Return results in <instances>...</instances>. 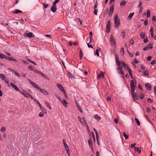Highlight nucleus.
Here are the masks:
<instances>
[{
	"mask_svg": "<svg viewBox=\"0 0 156 156\" xmlns=\"http://www.w3.org/2000/svg\"><path fill=\"white\" fill-rule=\"evenodd\" d=\"M119 67L117 68L118 69V73L122 75H124V73L122 70V68L121 67H120V66H118Z\"/></svg>",
	"mask_w": 156,
	"mask_h": 156,
	"instance_id": "10",
	"label": "nucleus"
},
{
	"mask_svg": "<svg viewBox=\"0 0 156 156\" xmlns=\"http://www.w3.org/2000/svg\"><path fill=\"white\" fill-rule=\"evenodd\" d=\"M28 37L34 38V35L32 33H29L26 34Z\"/></svg>",
	"mask_w": 156,
	"mask_h": 156,
	"instance_id": "14",
	"label": "nucleus"
},
{
	"mask_svg": "<svg viewBox=\"0 0 156 156\" xmlns=\"http://www.w3.org/2000/svg\"><path fill=\"white\" fill-rule=\"evenodd\" d=\"M12 13L14 14H18L20 13H22V11L18 9H16L12 12Z\"/></svg>",
	"mask_w": 156,
	"mask_h": 156,
	"instance_id": "18",
	"label": "nucleus"
},
{
	"mask_svg": "<svg viewBox=\"0 0 156 156\" xmlns=\"http://www.w3.org/2000/svg\"><path fill=\"white\" fill-rule=\"evenodd\" d=\"M110 21L108 20L107 21V23L106 27V32L107 33H108L110 31Z\"/></svg>",
	"mask_w": 156,
	"mask_h": 156,
	"instance_id": "9",
	"label": "nucleus"
},
{
	"mask_svg": "<svg viewBox=\"0 0 156 156\" xmlns=\"http://www.w3.org/2000/svg\"><path fill=\"white\" fill-rule=\"evenodd\" d=\"M77 108H78L79 111H80V112L81 113H82L83 112V111L82 109V108H81V107L80 105H78Z\"/></svg>",
	"mask_w": 156,
	"mask_h": 156,
	"instance_id": "31",
	"label": "nucleus"
},
{
	"mask_svg": "<svg viewBox=\"0 0 156 156\" xmlns=\"http://www.w3.org/2000/svg\"><path fill=\"white\" fill-rule=\"evenodd\" d=\"M28 68L29 69H30L31 70L34 71V68H33V67L32 66H29L28 67Z\"/></svg>",
	"mask_w": 156,
	"mask_h": 156,
	"instance_id": "50",
	"label": "nucleus"
},
{
	"mask_svg": "<svg viewBox=\"0 0 156 156\" xmlns=\"http://www.w3.org/2000/svg\"><path fill=\"white\" fill-rule=\"evenodd\" d=\"M122 64L123 65V66H124L126 65V64L124 62L123 60H122L121 62V64Z\"/></svg>",
	"mask_w": 156,
	"mask_h": 156,
	"instance_id": "54",
	"label": "nucleus"
},
{
	"mask_svg": "<svg viewBox=\"0 0 156 156\" xmlns=\"http://www.w3.org/2000/svg\"><path fill=\"white\" fill-rule=\"evenodd\" d=\"M62 92H63V93H64V94L65 96V97L66 98H67V94H66V92L65 91V90H64V91H62Z\"/></svg>",
	"mask_w": 156,
	"mask_h": 156,
	"instance_id": "53",
	"label": "nucleus"
},
{
	"mask_svg": "<svg viewBox=\"0 0 156 156\" xmlns=\"http://www.w3.org/2000/svg\"><path fill=\"white\" fill-rule=\"evenodd\" d=\"M149 72L147 70L144 71L143 72V74L145 76H148L149 75Z\"/></svg>",
	"mask_w": 156,
	"mask_h": 156,
	"instance_id": "24",
	"label": "nucleus"
},
{
	"mask_svg": "<svg viewBox=\"0 0 156 156\" xmlns=\"http://www.w3.org/2000/svg\"><path fill=\"white\" fill-rule=\"evenodd\" d=\"M59 2V0H55V1L53 2V5L54 6H55L56 4L58 3Z\"/></svg>",
	"mask_w": 156,
	"mask_h": 156,
	"instance_id": "35",
	"label": "nucleus"
},
{
	"mask_svg": "<svg viewBox=\"0 0 156 156\" xmlns=\"http://www.w3.org/2000/svg\"><path fill=\"white\" fill-rule=\"evenodd\" d=\"M147 101L148 103H153V101L150 98H148L147 100Z\"/></svg>",
	"mask_w": 156,
	"mask_h": 156,
	"instance_id": "38",
	"label": "nucleus"
},
{
	"mask_svg": "<svg viewBox=\"0 0 156 156\" xmlns=\"http://www.w3.org/2000/svg\"><path fill=\"white\" fill-rule=\"evenodd\" d=\"M138 87L141 90V91H143V89L142 88L140 84H139L138 85Z\"/></svg>",
	"mask_w": 156,
	"mask_h": 156,
	"instance_id": "61",
	"label": "nucleus"
},
{
	"mask_svg": "<svg viewBox=\"0 0 156 156\" xmlns=\"http://www.w3.org/2000/svg\"><path fill=\"white\" fill-rule=\"evenodd\" d=\"M61 102H62V104L65 106V107H67V102L65 99H63V101H61Z\"/></svg>",
	"mask_w": 156,
	"mask_h": 156,
	"instance_id": "20",
	"label": "nucleus"
},
{
	"mask_svg": "<svg viewBox=\"0 0 156 156\" xmlns=\"http://www.w3.org/2000/svg\"><path fill=\"white\" fill-rule=\"evenodd\" d=\"M94 116V118L98 121L99 120L101 119L100 117L98 116L97 115H95Z\"/></svg>",
	"mask_w": 156,
	"mask_h": 156,
	"instance_id": "25",
	"label": "nucleus"
},
{
	"mask_svg": "<svg viewBox=\"0 0 156 156\" xmlns=\"http://www.w3.org/2000/svg\"><path fill=\"white\" fill-rule=\"evenodd\" d=\"M4 58L6 60H7L9 61L17 62V60L15 58L7 56L5 55L2 53H0V58L3 59Z\"/></svg>",
	"mask_w": 156,
	"mask_h": 156,
	"instance_id": "2",
	"label": "nucleus"
},
{
	"mask_svg": "<svg viewBox=\"0 0 156 156\" xmlns=\"http://www.w3.org/2000/svg\"><path fill=\"white\" fill-rule=\"evenodd\" d=\"M83 56V54L82 51L81 49L80 50V58L81 59Z\"/></svg>",
	"mask_w": 156,
	"mask_h": 156,
	"instance_id": "27",
	"label": "nucleus"
},
{
	"mask_svg": "<svg viewBox=\"0 0 156 156\" xmlns=\"http://www.w3.org/2000/svg\"><path fill=\"white\" fill-rule=\"evenodd\" d=\"M156 63V60L152 61L151 62V65H153Z\"/></svg>",
	"mask_w": 156,
	"mask_h": 156,
	"instance_id": "51",
	"label": "nucleus"
},
{
	"mask_svg": "<svg viewBox=\"0 0 156 156\" xmlns=\"http://www.w3.org/2000/svg\"><path fill=\"white\" fill-rule=\"evenodd\" d=\"M140 11L139 12V13H141L142 12V11L143 9V8L142 7H140Z\"/></svg>",
	"mask_w": 156,
	"mask_h": 156,
	"instance_id": "55",
	"label": "nucleus"
},
{
	"mask_svg": "<svg viewBox=\"0 0 156 156\" xmlns=\"http://www.w3.org/2000/svg\"><path fill=\"white\" fill-rule=\"evenodd\" d=\"M69 76L70 78H72L73 77V76L71 74V73L69 72L68 73Z\"/></svg>",
	"mask_w": 156,
	"mask_h": 156,
	"instance_id": "60",
	"label": "nucleus"
},
{
	"mask_svg": "<svg viewBox=\"0 0 156 156\" xmlns=\"http://www.w3.org/2000/svg\"><path fill=\"white\" fill-rule=\"evenodd\" d=\"M101 49L100 48H99V49H97L96 50V54L97 55V56H99V54L98 53L99 51H101Z\"/></svg>",
	"mask_w": 156,
	"mask_h": 156,
	"instance_id": "37",
	"label": "nucleus"
},
{
	"mask_svg": "<svg viewBox=\"0 0 156 156\" xmlns=\"http://www.w3.org/2000/svg\"><path fill=\"white\" fill-rule=\"evenodd\" d=\"M43 6H44V7L45 8H46L48 6V4H45L44 3H43Z\"/></svg>",
	"mask_w": 156,
	"mask_h": 156,
	"instance_id": "58",
	"label": "nucleus"
},
{
	"mask_svg": "<svg viewBox=\"0 0 156 156\" xmlns=\"http://www.w3.org/2000/svg\"><path fill=\"white\" fill-rule=\"evenodd\" d=\"M39 115L41 117H43L44 115V114L43 113L40 112L39 114Z\"/></svg>",
	"mask_w": 156,
	"mask_h": 156,
	"instance_id": "59",
	"label": "nucleus"
},
{
	"mask_svg": "<svg viewBox=\"0 0 156 156\" xmlns=\"http://www.w3.org/2000/svg\"><path fill=\"white\" fill-rule=\"evenodd\" d=\"M130 87L131 90V94L134 100H137L136 97L138 96L137 94L135 93L134 92L135 87L136 85V81L135 80H131L130 81Z\"/></svg>",
	"mask_w": 156,
	"mask_h": 156,
	"instance_id": "1",
	"label": "nucleus"
},
{
	"mask_svg": "<svg viewBox=\"0 0 156 156\" xmlns=\"http://www.w3.org/2000/svg\"><path fill=\"white\" fill-rule=\"evenodd\" d=\"M0 77L2 80H4L6 83H9V80L4 74L2 73L0 74Z\"/></svg>",
	"mask_w": 156,
	"mask_h": 156,
	"instance_id": "6",
	"label": "nucleus"
},
{
	"mask_svg": "<svg viewBox=\"0 0 156 156\" xmlns=\"http://www.w3.org/2000/svg\"><path fill=\"white\" fill-rule=\"evenodd\" d=\"M90 36L89 37V38L90 39V42H91V39H92V32H90Z\"/></svg>",
	"mask_w": 156,
	"mask_h": 156,
	"instance_id": "39",
	"label": "nucleus"
},
{
	"mask_svg": "<svg viewBox=\"0 0 156 156\" xmlns=\"http://www.w3.org/2000/svg\"><path fill=\"white\" fill-rule=\"evenodd\" d=\"M145 33L144 32H141L140 34V38L142 39H145Z\"/></svg>",
	"mask_w": 156,
	"mask_h": 156,
	"instance_id": "19",
	"label": "nucleus"
},
{
	"mask_svg": "<svg viewBox=\"0 0 156 156\" xmlns=\"http://www.w3.org/2000/svg\"><path fill=\"white\" fill-rule=\"evenodd\" d=\"M78 119L79 121L80 122L81 124H83V122L82 121V119L80 117V116H78Z\"/></svg>",
	"mask_w": 156,
	"mask_h": 156,
	"instance_id": "45",
	"label": "nucleus"
},
{
	"mask_svg": "<svg viewBox=\"0 0 156 156\" xmlns=\"http://www.w3.org/2000/svg\"><path fill=\"white\" fill-rule=\"evenodd\" d=\"M96 136V139H97V141L98 144V145H99L100 144H99V136Z\"/></svg>",
	"mask_w": 156,
	"mask_h": 156,
	"instance_id": "43",
	"label": "nucleus"
},
{
	"mask_svg": "<svg viewBox=\"0 0 156 156\" xmlns=\"http://www.w3.org/2000/svg\"><path fill=\"white\" fill-rule=\"evenodd\" d=\"M135 121L136 122L137 125L140 126V123L138 119L137 118H135Z\"/></svg>",
	"mask_w": 156,
	"mask_h": 156,
	"instance_id": "29",
	"label": "nucleus"
},
{
	"mask_svg": "<svg viewBox=\"0 0 156 156\" xmlns=\"http://www.w3.org/2000/svg\"><path fill=\"white\" fill-rule=\"evenodd\" d=\"M98 9H94V14L95 15H97V12H98Z\"/></svg>",
	"mask_w": 156,
	"mask_h": 156,
	"instance_id": "48",
	"label": "nucleus"
},
{
	"mask_svg": "<svg viewBox=\"0 0 156 156\" xmlns=\"http://www.w3.org/2000/svg\"><path fill=\"white\" fill-rule=\"evenodd\" d=\"M108 9L107 8L104 12V14L106 15L107 14L108 12Z\"/></svg>",
	"mask_w": 156,
	"mask_h": 156,
	"instance_id": "56",
	"label": "nucleus"
},
{
	"mask_svg": "<svg viewBox=\"0 0 156 156\" xmlns=\"http://www.w3.org/2000/svg\"><path fill=\"white\" fill-rule=\"evenodd\" d=\"M5 130V126L2 127L1 129V131L2 132H4Z\"/></svg>",
	"mask_w": 156,
	"mask_h": 156,
	"instance_id": "32",
	"label": "nucleus"
},
{
	"mask_svg": "<svg viewBox=\"0 0 156 156\" xmlns=\"http://www.w3.org/2000/svg\"><path fill=\"white\" fill-rule=\"evenodd\" d=\"M92 138L91 137H90L89 140H88V143L89 146H91V145H92Z\"/></svg>",
	"mask_w": 156,
	"mask_h": 156,
	"instance_id": "23",
	"label": "nucleus"
},
{
	"mask_svg": "<svg viewBox=\"0 0 156 156\" xmlns=\"http://www.w3.org/2000/svg\"><path fill=\"white\" fill-rule=\"evenodd\" d=\"M115 62L117 66H121V62L119 60V57L117 54H115Z\"/></svg>",
	"mask_w": 156,
	"mask_h": 156,
	"instance_id": "5",
	"label": "nucleus"
},
{
	"mask_svg": "<svg viewBox=\"0 0 156 156\" xmlns=\"http://www.w3.org/2000/svg\"><path fill=\"white\" fill-rule=\"evenodd\" d=\"M126 2L125 1H122L120 3V6H124L125 5Z\"/></svg>",
	"mask_w": 156,
	"mask_h": 156,
	"instance_id": "28",
	"label": "nucleus"
},
{
	"mask_svg": "<svg viewBox=\"0 0 156 156\" xmlns=\"http://www.w3.org/2000/svg\"><path fill=\"white\" fill-rule=\"evenodd\" d=\"M146 47L148 48V49L149 48L151 49L153 48V47L151 45V43H149Z\"/></svg>",
	"mask_w": 156,
	"mask_h": 156,
	"instance_id": "40",
	"label": "nucleus"
},
{
	"mask_svg": "<svg viewBox=\"0 0 156 156\" xmlns=\"http://www.w3.org/2000/svg\"><path fill=\"white\" fill-rule=\"evenodd\" d=\"M113 12H112V11H110L109 12L108 14H109V17H111L112 16V15L113 13Z\"/></svg>",
	"mask_w": 156,
	"mask_h": 156,
	"instance_id": "62",
	"label": "nucleus"
},
{
	"mask_svg": "<svg viewBox=\"0 0 156 156\" xmlns=\"http://www.w3.org/2000/svg\"><path fill=\"white\" fill-rule=\"evenodd\" d=\"M36 102L37 104H38L39 105V107L41 108L42 112L44 113H46V111L44 108L43 107V106L39 103L38 101H36Z\"/></svg>",
	"mask_w": 156,
	"mask_h": 156,
	"instance_id": "8",
	"label": "nucleus"
},
{
	"mask_svg": "<svg viewBox=\"0 0 156 156\" xmlns=\"http://www.w3.org/2000/svg\"><path fill=\"white\" fill-rule=\"evenodd\" d=\"M146 89L148 91H151V85L149 83H147L145 85Z\"/></svg>",
	"mask_w": 156,
	"mask_h": 156,
	"instance_id": "11",
	"label": "nucleus"
},
{
	"mask_svg": "<svg viewBox=\"0 0 156 156\" xmlns=\"http://www.w3.org/2000/svg\"><path fill=\"white\" fill-rule=\"evenodd\" d=\"M113 10H114V5H112L111 6V7H110V11H112V12H113Z\"/></svg>",
	"mask_w": 156,
	"mask_h": 156,
	"instance_id": "36",
	"label": "nucleus"
},
{
	"mask_svg": "<svg viewBox=\"0 0 156 156\" xmlns=\"http://www.w3.org/2000/svg\"><path fill=\"white\" fill-rule=\"evenodd\" d=\"M120 53H122V55H124V50L123 48H121L120 51Z\"/></svg>",
	"mask_w": 156,
	"mask_h": 156,
	"instance_id": "33",
	"label": "nucleus"
},
{
	"mask_svg": "<svg viewBox=\"0 0 156 156\" xmlns=\"http://www.w3.org/2000/svg\"><path fill=\"white\" fill-rule=\"evenodd\" d=\"M110 41L112 45L115 46L116 45V42L114 37L112 35H111L110 38Z\"/></svg>",
	"mask_w": 156,
	"mask_h": 156,
	"instance_id": "7",
	"label": "nucleus"
},
{
	"mask_svg": "<svg viewBox=\"0 0 156 156\" xmlns=\"http://www.w3.org/2000/svg\"><path fill=\"white\" fill-rule=\"evenodd\" d=\"M156 20V16H154L152 18V22H153V21H154Z\"/></svg>",
	"mask_w": 156,
	"mask_h": 156,
	"instance_id": "52",
	"label": "nucleus"
},
{
	"mask_svg": "<svg viewBox=\"0 0 156 156\" xmlns=\"http://www.w3.org/2000/svg\"><path fill=\"white\" fill-rule=\"evenodd\" d=\"M114 21H115V27L116 28H118L119 27L120 22V20L119 19L118 16L117 14L114 15Z\"/></svg>",
	"mask_w": 156,
	"mask_h": 156,
	"instance_id": "3",
	"label": "nucleus"
},
{
	"mask_svg": "<svg viewBox=\"0 0 156 156\" xmlns=\"http://www.w3.org/2000/svg\"><path fill=\"white\" fill-rule=\"evenodd\" d=\"M148 24V20L146 19L144 22V24L145 26H146Z\"/></svg>",
	"mask_w": 156,
	"mask_h": 156,
	"instance_id": "47",
	"label": "nucleus"
},
{
	"mask_svg": "<svg viewBox=\"0 0 156 156\" xmlns=\"http://www.w3.org/2000/svg\"><path fill=\"white\" fill-rule=\"evenodd\" d=\"M45 104L50 109H51V108L50 105L47 102H45Z\"/></svg>",
	"mask_w": 156,
	"mask_h": 156,
	"instance_id": "30",
	"label": "nucleus"
},
{
	"mask_svg": "<svg viewBox=\"0 0 156 156\" xmlns=\"http://www.w3.org/2000/svg\"><path fill=\"white\" fill-rule=\"evenodd\" d=\"M134 151H137L138 154H140L141 153V148H138L137 147H135L134 148Z\"/></svg>",
	"mask_w": 156,
	"mask_h": 156,
	"instance_id": "16",
	"label": "nucleus"
},
{
	"mask_svg": "<svg viewBox=\"0 0 156 156\" xmlns=\"http://www.w3.org/2000/svg\"><path fill=\"white\" fill-rule=\"evenodd\" d=\"M125 35V33L124 31L122 32L121 34V36H122V37H124Z\"/></svg>",
	"mask_w": 156,
	"mask_h": 156,
	"instance_id": "49",
	"label": "nucleus"
},
{
	"mask_svg": "<svg viewBox=\"0 0 156 156\" xmlns=\"http://www.w3.org/2000/svg\"><path fill=\"white\" fill-rule=\"evenodd\" d=\"M144 96L143 94L142 93H141L140 95V98L141 99H142L144 98Z\"/></svg>",
	"mask_w": 156,
	"mask_h": 156,
	"instance_id": "46",
	"label": "nucleus"
},
{
	"mask_svg": "<svg viewBox=\"0 0 156 156\" xmlns=\"http://www.w3.org/2000/svg\"><path fill=\"white\" fill-rule=\"evenodd\" d=\"M123 134L125 137V139H127L128 138V136L126 135L124 132L123 133Z\"/></svg>",
	"mask_w": 156,
	"mask_h": 156,
	"instance_id": "41",
	"label": "nucleus"
},
{
	"mask_svg": "<svg viewBox=\"0 0 156 156\" xmlns=\"http://www.w3.org/2000/svg\"><path fill=\"white\" fill-rule=\"evenodd\" d=\"M139 4L137 6V7L138 8H140V7H142V6H141V5H142V2L141 1H140L139 2Z\"/></svg>",
	"mask_w": 156,
	"mask_h": 156,
	"instance_id": "42",
	"label": "nucleus"
},
{
	"mask_svg": "<svg viewBox=\"0 0 156 156\" xmlns=\"http://www.w3.org/2000/svg\"><path fill=\"white\" fill-rule=\"evenodd\" d=\"M134 14V12H131L130 13L129 15L128 16V18L129 19V20H131V19L132 18V17Z\"/></svg>",
	"mask_w": 156,
	"mask_h": 156,
	"instance_id": "22",
	"label": "nucleus"
},
{
	"mask_svg": "<svg viewBox=\"0 0 156 156\" xmlns=\"http://www.w3.org/2000/svg\"><path fill=\"white\" fill-rule=\"evenodd\" d=\"M101 77L102 78H104V75L102 72H101L100 73H99L98 75V78H100Z\"/></svg>",
	"mask_w": 156,
	"mask_h": 156,
	"instance_id": "21",
	"label": "nucleus"
},
{
	"mask_svg": "<svg viewBox=\"0 0 156 156\" xmlns=\"http://www.w3.org/2000/svg\"><path fill=\"white\" fill-rule=\"evenodd\" d=\"M24 96H25L26 98H28L29 97V96H30V94L26 92L25 95H24Z\"/></svg>",
	"mask_w": 156,
	"mask_h": 156,
	"instance_id": "34",
	"label": "nucleus"
},
{
	"mask_svg": "<svg viewBox=\"0 0 156 156\" xmlns=\"http://www.w3.org/2000/svg\"><path fill=\"white\" fill-rule=\"evenodd\" d=\"M28 81L30 83H31V84L33 87L37 88L38 90H39V89H40V88L38 85L33 82L29 79H28Z\"/></svg>",
	"mask_w": 156,
	"mask_h": 156,
	"instance_id": "4",
	"label": "nucleus"
},
{
	"mask_svg": "<svg viewBox=\"0 0 156 156\" xmlns=\"http://www.w3.org/2000/svg\"><path fill=\"white\" fill-rule=\"evenodd\" d=\"M34 72L37 73L38 74H40L41 72L37 69H34Z\"/></svg>",
	"mask_w": 156,
	"mask_h": 156,
	"instance_id": "57",
	"label": "nucleus"
},
{
	"mask_svg": "<svg viewBox=\"0 0 156 156\" xmlns=\"http://www.w3.org/2000/svg\"><path fill=\"white\" fill-rule=\"evenodd\" d=\"M150 11L149 10H147V17L148 18L150 17Z\"/></svg>",
	"mask_w": 156,
	"mask_h": 156,
	"instance_id": "26",
	"label": "nucleus"
},
{
	"mask_svg": "<svg viewBox=\"0 0 156 156\" xmlns=\"http://www.w3.org/2000/svg\"><path fill=\"white\" fill-rule=\"evenodd\" d=\"M39 90H40L42 93H43L45 95H48V92L44 89H41L40 88V89H39Z\"/></svg>",
	"mask_w": 156,
	"mask_h": 156,
	"instance_id": "13",
	"label": "nucleus"
},
{
	"mask_svg": "<svg viewBox=\"0 0 156 156\" xmlns=\"http://www.w3.org/2000/svg\"><path fill=\"white\" fill-rule=\"evenodd\" d=\"M154 93L156 96V87L155 86L154 87Z\"/></svg>",
	"mask_w": 156,
	"mask_h": 156,
	"instance_id": "64",
	"label": "nucleus"
},
{
	"mask_svg": "<svg viewBox=\"0 0 156 156\" xmlns=\"http://www.w3.org/2000/svg\"><path fill=\"white\" fill-rule=\"evenodd\" d=\"M57 9L56 7L55 6H54L53 5L51 7V10L53 13L55 12Z\"/></svg>",
	"mask_w": 156,
	"mask_h": 156,
	"instance_id": "17",
	"label": "nucleus"
},
{
	"mask_svg": "<svg viewBox=\"0 0 156 156\" xmlns=\"http://www.w3.org/2000/svg\"><path fill=\"white\" fill-rule=\"evenodd\" d=\"M134 41L133 40V39H131V40H130V41H129V43L131 44H133L134 43Z\"/></svg>",
	"mask_w": 156,
	"mask_h": 156,
	"instance_id": "63",
	"label": "nucleus"
},
{
	"mask_svg": "<svg viewBox=\"0 0 156 156\" xmlns=\"http://www.w3.org/2000/svg\"><path fill=\"white\" fill-rule=\"evenodd\" d=\"M11 85L12 87L13 88L15 89L16 90H17L18 91H20V90L19 89V88H18L17 87V86L15 85L14 84H13V83H11Z\"/></svg>",
	"mask_w": 156,
	"mask_h": 156,
	"instance_id": "15",
	"label": "nucleus"
},
{
	"mask_svg": "<svg viewBox=\"0 0 156 156\" xmlns=\"http://www.w3.org/2000/svg\"><path fill=\"white\" fill-rule=\"evenodd\" d=\"M106 99L107 100V101H111V97L110 96H108L107 98Z\"/></svg>",
	"mask_w": 156,
	"mask_h": 156,
	"instance_id": "44",
	"label": "nucleus"
},
{
	"mask_svg": "<svg viewBox=\"0 0 156 156\" xmlns=\"http://www.w3.org/2000/svg\"><path fill=\"white\" fill-rule=\"evenodd\" d=\"M57 86L59 89L62 92L64 91V89L61 84L58 83L57 84Z\"/></svg>",
	"mask_w": 156,
	"mask_h": 156,
	"instance_id": "12",
	"label": "nucleus"
}]
</instances>
